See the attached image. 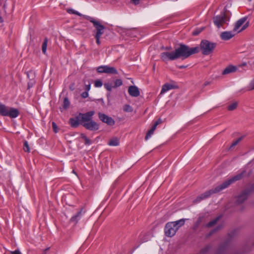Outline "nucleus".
<instances>
[{"instance_id":"obj_1","label":"nucleus","mask_w":254,"mask_h":254,"mask_svg":"<svg viewBox=\"0 0 254 254\" xmlns=\"http://www.w3.org/2000/svg\"><path fill=\"white\" fill-rule=\"evenodd\" d=\"M199 48L197 47L189 48L188 46L181 44L180 47L172 52H165L160 54V58L163 61H174L179 58L185 59L190 55L197 53Z\"/></svg>"},{"instance_id":"obj_2","label":"nucleus","mask_w":254,"mask_h":254,"mask_svg":"<svg viewBox=\"0 0 254 254\" xmlns=\"http://www.w3.org/2000/svg\"><path fill=\"white\" fill-rule=\"evenodd\" d=\"M243 173H241L226 181L222 184L216 187L214 189L206 191L200 195L195 200V202H199L201 200L208 197L212 193L219 192L223 189L227 188L231 184L242 179Z\"/></svg>"},{"instance_id":"obj_3","label":"nucleus","mask_w":254,"mask_h":254,"mask_svg":"<svg viewBox=\"0 0 254 254\" xmlns=\"http://www.w3.org/2000/svg\"><path fill=\"white\" fill-rule=\"evenodd\" d=\"M184 219H181L174 222H170L166 224L165 227V233L167 237L174 236L180 227L185 224Z\"/></svg>"},{"instance_id":"obj_4","label":"nucleus","mask_w":254,"mask_h":254,"mask_svg":"<svg viewBox=\"0 0 254 254\" xmlns=\"http://www.w3.org/2000/svg\"><path fill=\"white\" fill-rule=\"evenodd\" d=\"M83 18L89 20L93 24L94 26L95 27L96 32L95 37H101L102 35L104 33L105 27L100 23L99 21L96 20L92 17L88 15H83Z\"/></svg>"},{"instance_id":"obj_5","label":"nucleus","mask_w":254,"mask_h":254,"mask_svg":"<svg viewBox=\"0 0 254 254\" xmlns=\"http://www.w3.org/2000/svg\"><path fill=\"white\" fill-rule=\"evenodd\" d=\"M215 44L211 43L207 40H203L200 43V49L203 55L210 54L215 47Z\"/></svg>"},{"instance_id":"obj_6","label":"nucleus","mask_w":254,"mask_h":254,"mask_svg":"<svg viewBox=\"0 0 254 254\" xmlns=\"http://www.w3.org/2000/svg\"><path fill=\"white\" fill-rule=\"evenodd\" d=\"M229 18H227L225 13H221L220 15L213 17V22L218 28L222 27L224 24H228Z\"/></svg>"},{"instance_id":"obj_7","label":"nucleus","mask_w":254,"mask_h":254,"mask_svg":"<svg viewBox=\"0 0 254 254\" xmlns=\"http://www.w3.org/2000/svg\"><path fill=\"white\" fill-rule=\"evenodd\" d=\"M246 20L247 17H244L238 20L234 28V31L239 33L245 29L248 26V23L244 24Z\"/></svg>"},{"instance_id":"obj_8","label":"nucleus","mask_w":254,"mask_h":254,"mask_svg":"<svg viewBox=\"0 0 254 254\" xmlns=\"http://www.w3.org/2000/svg\"><path fill=\"white\" fill-rule=\"evenodd\" d=\"M97 71L99 73H114L117 74V69L113 67L108 65H101L97 68Z\"/></svg>"},{"instance_id":"obj_9","label":"nucleus","mask_w":254,"mask_h":254,"mask_svg":"<svg viewBox=\"0 0 254 254\" xmlns=\"http://www.w3.org/2000/svg\"><path fill=\"white\" fill-rule=\"evenodd\" d=\"M177 88L178 86L176 83L173 81H171L170 82L166 83L162 86L160 94L163 95L171 89Z\"/></svg>"},{"instance_id":"obj_10","label":"nucleus","mask_w":254,"mask_h":254,"mask_svg":"<svg viewBox=\"0 0 254 254\" xmlns=\"http://www.w3.org/2000/svg\"><path fill=\"white\" fill-rule=\"evenodd\" d=\"M82 126L87 129L92 131L98 130L99 127V125L92 120L87 123H82Z\"/></svg>"},{"instance_id":"obj_11","label":"nucleus","mask_w":254,"mask_h":254,"mask_svg":"<svg viewBox=\"0 0 254 254\" xmlns=\"http://www.w3.org/2000/svg\"><path fill=\"white\" fill-rule=\"evenodd\" d=\"M94 111H90L85 114H79V116L81 119V124L87 123L92 120V116L94 115Z\"/></svg>"},{"instance_id":"obj_12","label":"nucleus","mask_w":254,"mask_h":254,"mask_svg":"<svg viewBox=\"0 0 254 254\" xmlns=\"http://www.w3.org/2000/svg\"><path fill=\"white\" fill-rule=\"evenodd\" d=\"M99 118L103 122L107 124L108 125L113 126L115 124L114 120L111 118L104 114L99 113Z\"/></svg>"},{"instance_id":"obj_13","label":"nucleus","mask_w":254,"mask_h":254,"mask_svg":"<svg viewBox=\"0 0 254 254\" xmlns=\"http://www.w3.org/2000/svg\"><path fill=\"white\" fill-rule=\"evenodd\" d=\"M128 92L129 95L134 97H137L140 95L139 89L136 86H130L128 89Z\"/></svg>"},{"instance_id":"obj_14","label":"nucleus","mask_w":254,"mask_h":254,"mask_svg":"<svg viewBox=\"0 0 254 254\" xmlns=\"http://www.w3.org/2000/svg\"><path fill=\"white\" fill-rule=\"evenodd\" d=\"M234 32L235 31L223 32L221 34L220 37L223 40H228L234 36L235 35Z\"/></svg>"},{"instance_id":"obj_15","label":"nucleus","mask_w":254,"mask_h":254,"mask_svg":"<svg viewBox=\"0 0 254 254\" xmlns=\"http://www.w3.org/2000/svg\"><path fill=\"white\" fill-rule=\"evenodd\" d=\"M19 112L18 109L13 108H9L6 116L11 118H15L19 115Z\"/></svg>"},{"instance_id":"obj_16","label":"nucleus","mask_w":254,"mask_h":254,"mask_svg":"<svg viewBox=\"0 0 254 254\" xmlns=\"http://www.w3.org/2000/svg\"><path fill=\"white\" fill-rule=\"evenodd\" d=\"M237 69V67L233 65H229L226 67L223 71L222 74H228L235 72Z\"/></svg>"},{"instance_id":"obj_17","label":"nucleus","mask_w":254,"mask_h":254,"mask_svg":"<svg viewBox=\"0 0 254 254\" xmlns=\"http://www.w3.org/2000/svg\"><path fill=\"white\" fill-rule=\"evenodd\" d=\"M79 116L70 118L69 120V124L72 127H76L79 125Z\"/></svg>"},{"instance_id":"obj_18","label":"nucleus","mask_w":254,"mask_h":254,"mask_svg":"<svg viewBox=\"0 0 254 254\" xmlns=\"http://www.w3.org/2000/svg\"><path fill=\"white\" fill-rule=\"evenodd\" d=\"M247 192H243L240 195H239L237 199V202L238 204L242 203L244 200H245L247 198Z\"/></svg>"},{"instance_id":"obj_19","label":"nucleus","mask_w":254,"mask_h":254,"mask_svg":"<svg viewBox=\"0 0 254 254\" xmlns=\"http://www.w3.org/2000/svg\"><path fill=\"white\" fill-rule=\"evenodd\" d=\"M9 108L6 107L4 105L0 103V114L6 116Z\"/></svg>"},{"instance_id":"obj_20","label":"nucleus","mask_w":254,"mask_h":254,"mask_svg":"<svg viewBox=\"0 0 254 254\" xmlns=\"http://www.w3.org/2000/svg\"><path fill=\"white\" fill-rule=\"evenodd\" d=\"M120 144L119 140L117 137H114L110 140L108 144L111 146H117Z\"/></svg>"},{"instance_id":"obj_21","label":"nucleus","mask_w":254,"mask_h":254,"mask_svg":"<svg viewBox=\"0 0 254 254\" xmlns=\"http://www.w3.org/2000/svg\"><path fill=\"white\" fill-rule=\"evenodd\" d=\"M81 215V211L77 213L74 216H72L71 218V221L73 222L76 223L78 220L80 218Z\"/></svg>"},{"instance_id":"obj_22","label":"nucleus","mask_w":254,"mask_h":254,"mask_svg":"<svg viewBox=\"0 0 254 254\" xmlns=\"http://www.w3.org/2000/svg\"><path fill=\"white\" fill-rule=\"evenodd\" d=\"M48 44V39L45 38L42 44V50L44 54H46L47 52V48Z\"/></svg>"},{"instance_id":"obj_23","label":"nucleus","mask_w":254,"mask_h":254,"mask_svg":"<svg viewBox=\"0 0 254 254\" xmlns=\"http://www.w3.org/2000/svg\"><path fill=\"white\" fill-rule=\"evenodd\" d=\"M67 12L69 14H76V15H77L80 16H82L83 17L84 15L82 14L81 13H79V12H78L77 11H76L73 9H72V8L67 9Z\"/></svg>"},{"instance_id":"obj_24","label":"nucleus","mask_w":254,"mask_h":254,"mask_svg":"<svg viewBox=\"0 0 254 254\" xmlns=\"http://www.w3.org/2000/svg\"><path fill=\"white\" fill-rule=\"evenodd\" d=\"M123 84L122 80L120 79H117L114 81V88H117L121 86Z\"/></svg>"},{"instance_id":"obj_25","label":"nucleus","mask_w":254,"mask_h":254,"mask_svg":"<svg viewBox=\"0 0 254 254\" xmlns=\"http://www.w3.org/2000/svg\"><path fill=\"white\" fill-rule=\"evenodd\" d=\"M220 216L217 217V218H216L215 219H214L213 220L210 221V222H209L207 224V227H211V226H213L214 224H215L216 223V222L218 221V220L220 219Z\"/></svg>"},{"instance_id":"obj_26","label":"nucleus","mask_w":254,"mask_h":254,"mask_svg":"<svg viewBox=\"0 0 254 254\" xmlns=\"http://www.w3.org/2000/svg\"><path fill=\"white\" fill-rule=\"evenodd\" d=\"M124 111L126 112H131L133 109L129 105L126 104L124 106Z\"/></svg>"},{"instance_id":"obj_27","label":"nucleus","mask_w":254,"mask_h":254,"mask_svg":"<svg viewBox=\"0 0 254 254\" xmlns=\"http://www.w3.org/2000/svg\"><path fill=\"white\" fill-rule=\"evenodd\" d=\"M103 83L101 80L97 79L94 81V86L96 88H99L102 87Z\"/></svg>"},{"instance_id":"obj_28","label":"nucleus","mask_w":254,"mask_h":254,"mask_svg":"<svg viewBox=\"0 0 254 254\" xmlns=\"http://www.w3.org/2000/svg\"><path fill=\"white\" fill-rule=\"evenodd\" d=\"M23 149L24 151L29 152L30 151V147L27 141H25L23 144Z\"/></svg>"},{"instance_id":"obj_29","label":"nucleus","mask_w":254,"mask_h":254,"mask_svg":"<svg viewBox=\"0 0 254 254\" xmlns=\"http://www.w3.org/2000/svg\"><path fill=\"white\" fill-rule=\"evenodd\" d=\"M237 105H238V104L237 102H234V103H232L231 104H230L228 107V109L229 111H232L237 108Z\"/></svg>"},{"instance_id":"obj_30","label":"nucleus","mask_w":254,"mask_h":254,"mask_svg":"<svg viewBox=\"0 0 254 254\" xmlns=\"http://www.w3.org/2000/svg\"><path fill=\"white\" fill-rule=\"evenodd\" d=\"M70 103L67 98H64V100L63 107L64 109H67L69 106Z\"/></svg>"},{"instance_id":"obj_31","label":"nucleus","mask_w":254,"mask_h":254,"mask_svg":"<svg viewBox=\"0 0 254 254\" xmlns=\"http://www.w3.org/2000/svg\"><path fill=\"white\" fill-rule=\"evenodd\" d=\"M104 87L108 91H111L112 88H114V86H113L111 83H105Z\"/></svg>"},{"instance_id":"obj_32","label":"nucleus","mask_w":254,"mask_h":254,"mask_svg":"<svg viewBox=\"0 0 254 254\" xmlns=\"http://www.w3.org/2000/svg\"><path fill=\"white\" fill-rule=\"evenodd\" d=\"M154 130H152V129L151 128L147 133L146 136H145V139L147 140L149 138H150L151 135L153 134L154 132Z\"/></svg>"},{"instance_id":"obj_33","label":"nucleus","mask_w":254,"mask_h":254,"mask_svg":"<svg viewBox=\"0 0 254 254\" xmlns=\"http://www.w3.org/2000/svg\"><path fill=\"white\" fill-rule=\"evenodd\" d=\"M91 89V83L88 82V84H85L84 86V89L86 91L88 92L90 91Z\"/></svg>"},{"instance_id":"obj_34","label":"nucleus","mask_w":254,"mask_h":254,"mask_svg":"<svg viewBox=\"0 0 254 254\" xmlns=\"http://www.w3.org/2000/svg\"><path fill=\"white\" fill-rule=\"evenodd\" d=\"M52 126H53V128L54 129V131L56 133L58 132V127H57L56 124L55 122L52 123Z\"/></svg>"},{"instance_id":"obj_35","label":"nucleus","mask_w":254,"mask_h":254,"mask_svg":"<svg viewBox=\"0 0 254 254\" xmlns=\"http://www.w3.org/2000/svg\"><path fill=\"white\" fill-rule=\"evenodd\" d=\"M241 139L242 138L240 137L237 139L236 140H235V141H234L231 145V147H232L236 145L241 140Z\"/></svg>"},{"instance_id":"obj_36","label":"nucleus","mask_w":254,"mask_h":254,"mask_svg":"<svg viewBox=\"0 0 254 254\" xmlns=\"http://www.w3.org/2000/svg\"><path fill=\"white\" fill-rule=\"evenodd\" d=\"M254 89V78L252 80L249 85V90Z\"/></svg>"},{"instance_id":"obj_37","label":"nucleus","mask_w":254,"mask_h":254,"mask_svg":"<svg viewBox=\"0 0 254 254\" xmlns=\"http://www.w3.org/2000/svg\"><path fill=\"white\" fill-rule=\"evenodd\" d=\"M88 92L86 91L82 93V94H81V97L83 98H86L88 97Z\"/></svg>"},{"instance_id":"obj_38","label":"nucleus","mask_w":254,"mask_h":254,"mask_svg":"<svg viewBox=\"0 0 254 254\" xmlns=\"http://www.w3.org/2000/svg\"><path fill=\"white\" fill-rule=\"evenodd\" d=\"M84 141H85V142H84L85 144L88 145H90L92 143L91 140L88 138H86V139L84 140Z\"/></svg>"},{"instance_id":"obj_39","label":"nucleus","mask_w":254,"mask_h":254,"mask_svg":"<svg viewBox=\"0 0 254 254\" xmlns=\"http://www.w3.org/2000/svg\"><path fill=\"white\" fill-rule=\"evenodd\" d=\"M209 249V247H208L204 248V249L202 250V251H201V253H202V254H204L205 253L208 251Z\"/></svg>"},{"instance_id":"obj_40","label":"nucleus","mask_w":254,"mask_h":254,"mask_svg":"<svg viewBox=\"0 0 254 254\" xmlns=\"http://www.w3.org/2000/svg\"><path fill=\"white\" fill-rule=\"evenodd\" d=\"M10 253L11 254H21L20 252L18 250H16L14 251H11L10 252Z\"/></svg>"},{"instance_id":"obj_41","label":"nucleus","mask_w":254,"mask_h":254,"mask_svg":"<svg viewBox=\"0 0 254 254\" xmlns=\"http://www.w3.org/2000/svg\"><path fill=\"white\" fill-rule=\"evenodd\" d=\"M95 38L96 40V43L98 45H100L101 43L100 41V37H95Z\"/></svg>"},{"instance_id":"obj_42","label":"nucleus","mask_w":254,"mask_h":254,"mask_svg":"<svg viewBox=\"0 0 254 254\" xmlns=\"http://www.w3.org/2000/svg\"><path fill=\"white\" fill-rule=\"evenodd\" d=\"M140 0H132L131 2L134 4L136 5L139 3Z\"/></svg>"},{"instance_id":"obj_43","label":"nucleus","mask_w":254,"mask_h":254,"mask_svg":"<svg viewBox=\"0 0 254 254\" xmlns=\"http://www.w3.org/2000/svg\"><path fill=\"white\" fill-rule=\"evenodd\" d=\"M81 137L84 139V140H85L86 139V138H87V137H86V136L84 134H81Z\"/></svg>"},{"instance_id":"obj_44","label":"nucleus","mask_w":254,"mask_h":254,"mask_svg":"<svg viewBox=\"0 0 254 254\" xmlns=\"http://www.w3.org/2000/svg\"><path fill=\"white\" fill-rule=\"evenodd\" d=\"M200 31H194L192 32L193 35H197L199 33Z\"/></svg>"},{"instance_id":"obj_45","label":"nucleus","mask_w":254,"mask_h":254,"mask_svg":"<svg viewBox=\"0 0 254 254\" xmlns=\"http://www.w3.org/2000/svg\"><path fill=\"white\" fill-rule=\"evenodd\" d=\"M161 122V120H158V121H157L156 122V123L154 124V125H156V126H157L158 125H159Z\"/></svg>"},{"instance_id":"obj_46","label":"nucleus","mask_w":254,"mask_h":254,"mask_svg":"<svg viewBox=\"0 0 254 254\" xmlns=\"http://www.w3.org/2000/svg\"><path fill=\"white\" fill-rule=\"evenodd\" d=\"M156 127H157L156 125H154L152 126V127L151 129H152V130H154H154H155V129H156Z\"/></svg>"},{"instance_id":"obj_47","label":"nucleus","mask_w":254,"mask_h":254,"mask_svg":"<svg viewBox=\"0 0 254 254\" xmlns=\"http://www.w3.org/2000/svg\"><path fill=\"white\" fill-rule=\"evenodd\" d=\"M3 22V19L1 16H0V23Z\"/></svg>"},{"instance_id":"obj_48","label":"nucleus","mask_w":254,"mask_h":254,"mask_svg":"<svg viewBox=\"0 0 254 254\" xmlns=\"http://www.w3.org/2000/svg\"><path fill=\"white\" fill-rule=\"evenodd\" d=\"M171 49H172V48H171V47H167V48H166V49H167V50H171Z\"/></svg>"},{"instance_id":"obj_49","label":"nucleus","mask_w":254,"mask_h":254,"mask_svg":"<svg viewBox=\"0 0 254 254\" xmlns=\"http://www.w3.org/2000/svg\"><path fill=\"white\" fill-rule=\"evenodd\" d=\"M99 100L100 101V102H103V99H99Z\"/></svg>"}]
</instances>
